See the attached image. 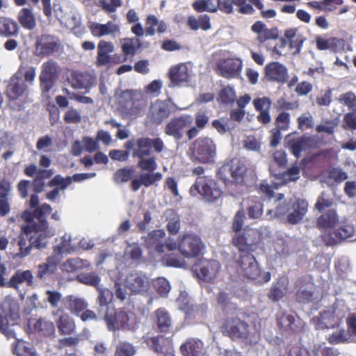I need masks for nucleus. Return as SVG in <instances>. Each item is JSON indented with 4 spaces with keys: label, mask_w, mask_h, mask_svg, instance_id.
<instances>
[{
    "label": "nucleus",
    "mask_w": 356,
    "mask_h": 356,
    "mask_svg": "<svg viewBox=\"0 0 356 356\" xmlns=\"http://www.w3.org/2000/svg\"><path fill=\"white\" fill-rule=\"evenodd\" d=\"M51 211L49 204L43 203L32 211L25 210L22 213L21 218L27 225L21 227L19 236V254L21 257L27 256L33 247L40 249L46 246L44 239L50 236L47 234L49 223L44 216L51 213Z\"/></svg>",
    "instance_id": "1"
},
{
    "label": "nucleus",
    "mask_w": 356,
    "mask_h": 356,
    "mask_svg": "<svg viewBox=\"0 0 356 356\" xmlns=\"http://www.w3.org/2000/svg\"><path fill=\"white\" fill-rule=\"evenodd\" d=\"M124 147L132 150V157L138 159V167L143 171L154 172L158 167L156 157L151 156L152 148L157 153H161L165 148L163 140L160 138H150L142 137L127 140Z\"/></svg>",
    "instance_id": "2"
},
{
    "label": "nucleus",
    "mask_w": 356,
    "mask_h": 356,
    "mask_svg": "<svg viewBox=\"0 0 356 356\" xmlns=\"http://www.w3.org/2000/svg\"><path fill=\"white\" fill-rule=\"evenodd\" d=\"M34 67L21 65L10 77L5 95L10 102L22 101L29 95V85H32L35 78Z\"/></svg>",
    "instance_id": "3"
},
{
    "label": "nucleus",
    "mask_w": 356,
    "mask_h": 356,
    "mask_svg": "<svg viewBox=\"0 0 356 356\" xmlns=\"http://www.w3.org/2000/svg\"><path fill=\"white\" fill-rule=\"evenodd\" d=\"M19 318V306L16 300L6 298L0 302V332L7 338L17 339Z\"/></svg>",
    "instance_id": "4"
},
{
    "label": "nucleus",
    "mask_w": 356,
    "mask_h": 356,
    "mask_svg": "<svg viewBox=\"0 0 356 356\" xmlns=\"http://www.w3.org/2000/svg\"><path fill=\"white\" fill-rule=\"evenodd\" d=\"M237 271L244 277L252 280L256 283L264 284L270 281V273L261 272L252 252L242 253L237 260Z\"/></svg>",
    "instance_id": "5"
},
{
    "label": "nucleus",
    "mask_w": 356,
    "mask_h": 356,
    "mask_svg": "<svg viewBox=\"0 0 356 356\" xmlns=\"http://www.w3.org/2000/svg\"><path fill=\"white\" fill-rule=\"evenodd\" d=\"M191 196L200 195L207 202H214L219 199L222 191L217 181L209 176L198 177L190 188Z\"/></svg>",
    "instance_id": "6"
},
{
    "label": "nucleus",
    "mask_w": 356,
    "mask_h": 356,
    "mask_svg": "<svg viewBox=\"0 0 356 356\" xmlns=\"http://www.w3.org/2000/svg\"><path fill=\"white\" fill-rule=\"evenodd\" d=\"M118 106L125 116L137 118L143 108V94L136 90H125L118 97Z\"/></svg>",
    "instance_id": "7"
},
{
    "label": "nucleus",
    "mask_w": 356,
    "mask_h": 356,
    "mask_svg": "<svg viewBox=\"0 0 356 356\" xmlns=\"http://www.w3.org/2000/svg\"><path fill=\"white\" fill-rule=\"evenodd\" d=\"M286 163V153L282 150H277L273 154V161L269 165L270 174L277 180H280L282 184L295 181L299 179L300 168L297 165L292 166L286 171L277 170V167L284 168Z\"/></svg>",
    "instance_id": "8"
},
{
    "label": "nucleus",
    "mask_w": 356,
    "mask_h": 356,
    "mask_svg": "<svg viewBox=\"0 0 356 356\" xmlns=\"http://www.w3.org/2000/svg\"><path fill=\"white\" fill-rule=\"evenodd\" d=\"M191 159L193 162L203 164L213 163L216 155V145L207 136H201L196 139L191 147Z\"/></svg>",
    "instance_id": "9"
},
{
    "label": "nucleus",
    "mask_w": 356,
    "mask_h": 356,
    "mask_svg": "<svg viewBox=\"0 0 356 356\" xmlns=\"http://www.w3.org/2000/svg\"><path fill=\"white\" fill-rule=\"evenodd\" d=\"M247 166L240 158H233L225 163L219 170V177L225 183L232 181L236 184L244 182L247 173Z\"/></svg>",
    "instance_id": "10"
},
{
    "label": "nucleus",
    "mask_w": 356,
    "mask_h": 356,
    "mask_svg": "<svg viewBox=\"0 0 356 356\" xmlns=\"http://www.w3.org/2000/svg\"><path fill=\"white\" fill-rule=\"evenodd\" d=\"M259 242V233L252 229H244L242 232H235L232 239V245L241 254L254 252Z\"/></svg>",
    "instance_id": "11"
},
{
    "label": "nucleus",
    "mask_w": 356,
    "mask_h": 356,
    "mask_svg": "<svg viewBox=\"0 0 356 356\" xmlns=\"http://www.w3.org/2000/svg\"><path fill=\"white\" fill-rule=\"evenodd\" d=\"M355 233L353 225L347 222H340L338 225L326 232H322L321 239L326 246H334L347 238L353 237Z\"/></svg>",
    "instance_id": "12"
},
{
    "label": "nucleus",
    "mask_w": 356,
    "mask_h": 356,
    "mask_svg": "<svg viewBox=\"0 0 356 356\" xmlns=\"http://www.w3.org/2000/svg\"><path fill=\"white\" fill-rule=\"evenodd\" d=\"M204 247L201 238L194 234H184L179 236V252L186 258L198 257Z\"/></svg>",
    "instance_id": "13"
},
{
    "label": "nucleus",
    "mask_w": 356,
    "mask_h": 356,
    "mask_svg": "<svg viewBox=\"0 0 356 356\" xmlns=\"http://www.w3.org/2000/svg\"><path fill=\"white\" fill-rule=\"evenodd\" d=\"M58 73L59 67L55 61L49 60L42 64L39 81L43 95H48L54 86L58 77Z\"/></svg>",
    "instance_id": "14"
},
{
    "label": "nucleus",
    "mask_w": 356,
    "mask_h": 356,
    "mask_svg": "<svg viewBox=\"0 0 356 356\" xmlns=\"http://www.w3.org/2000/svg\"><path fill=\"white\" fill-rule=\"evenodd\" d=\"M114 51V45L111 42L100 40L97 44V56L95 65L97 67L113 65L126 60L120 54H111Z\"/></svg>",
    "instance_id": "15"
},
{
    "label": "nucleus",
    "mask_w": 356,
    "mask_h": 356,
    "mask_svg": "<svg viewBox=\"0 0 356 356\" xmlns=\"http://www.w3.org/2000/svg\"><path fill=\"white\" fill-rule=\"evenodd\" d=\"M243 61L239 58L232 57L219 60L216 63V72L227 79L241 77Z\"/></svg>",
    "instance_id": "16"
},
{
    "label": "nucleus",
    "mask_w": 356,
    "mask_h": 356,
    "mask_svg": "<svg viewBox=\"0 0 356 356\" xmlns=\"http://www.w3.org/2000/svg\"><path fill=\"white\" fill-rule=\"evenodd\" d=\"M193 123L191 115L185 114L172 118L165 125L164 133L176 140H180L188 127Z\"/></svg>",
    "instance_id": "17"
},
{
    "label": "nucleus",
    "mask_w": 356,
    "mask_h": 356,
    "mask_svg": "<svg viewBox=\"0 0 356 356\" xmlns=\"http://www.w3.org/2000/svg\"><path fill=\"white\" fill-rule=\"evenodd\" d=\"M110 321L115 325V328L122 330H131L136 329L138 325V319L136 314L130 310H122L118 312L115 317H112V314H109Z\"/></svg>",
    "instance_id": "18"
},
{
    "label": "nucleus",
    "mask_w": 356,
    "mask_h": 356,
    "mask_svg": "<svg viewBox=\"0 0 356 356\" xmlns=\"http://www.w3.org/2000/svg\"><path fill=\"white\" fill-rule=\"evenodd\" d=\"M53 316H58L56 323L60 335H71L76 332V323L74 320L62 309L53 311Z\"/></svg>",
    "instance_id": "19"
},
{
    "label": "nucleus",
    "mask_w": 356,
    "mask_h": 356,
    "mask_svg": "<svg viewBox=\"0 0 356 356\" xmlns=\"http://www.w3.org/2000/svg\"><path fill=\"white\" fill-rule=\"evenodd\" d=\"M39 56H48L58 51L60 44L56 38L50 35H42L35 43Z\"/></svg>",
    "instance_id": "20"
},
{
    "label": "nucleus",
    "mask_w": 356,
    "mask_h": 356,
    "mask_svg": "<svg viewBox=\"0 0 356 356\" xmlns=\"http://www.w3.org/2000/svg\"><path fill=\"white\" fill-rule=\"evenodd\" d=\"M251 31L257 34V41L260 44L267 40H277L279 37V31L277 27L268 29L261 21L255 22L251 26Z\"/></svg>",
    "instance_id": "21"
},
{
    "label": "nucleus",
    "mask_w": 356,
    "mask_h": 356,
    "mask_svg": "<svg viewBox=\"0 0 356 356\" xmlns=\"http://www.w3.org/2000/svg\"><path fill=\"white\" fill-rule=\"evenodd\" d=\"M67 81L74 89H90L95 85V77L88 72L73 71Z\"/></svg>",
    "instance_id": "22"
},
{
    "label": "nucleus",
    "mask_w": 356,
    "mask_h": 356,
    "mask_svg": "<svg viewBox=\"0 0 356 356\" xmlns=\"http://www.w3.org/2000/svg\"><path fill=\"white\" fill-rule=\"evenodd\" d=\"M264 74L267 80L277 83H284L288 76L286 67L278 62L267 64L264 68Z\"/></svg>",
    "instance_id": "23"
},
{
    "label": "nucleus",
    "mask_w": 356,
    "mask_h": 356,
    "mask_svg": "<svg viewBox=\"0 0 356 356\" xmlns=\"http://www.w3.org/2000/svg\"><path fill=\"white\" fill-rule=\"evenodd\" d=\"M241 206L250 219H259L263 215L264 204L258 197H246L243 200Z\"/></svg>",
    "instance_id": "24"
},
{
    "label": "nucleus",
    "mask_w": 356,
    "mask_h": 356,
    "mask_svg": "<svg viewBox=\"0 0 356 356\" xmlns=\"http://www.w3.org/2000/svg\"><path fill=\"white\" fill-rule=\"evenodd\" d=\"M339 222V217L336 209H329L322 213L316 220V227L318 229L326 232L333 230Z\"/></svg>",
    "instance_id": "25"
},
{
    "label": "nucleus",
    "mask_w": 356,
    "mask_h": 356,
    "mask_svg": "<svg viewBox=\"0 0 356 356\" xmlns=\"http://www.w3.org/2000/svg\"><path fill=\"white\" fill-rule=\"evenodd\" d=\"M209 111L207 109H200L195 114V126L190 127L186 131V136L189 140L195 138L200 130L204 129L209 122Z\"/></svg>",
    "instance_id": "26"
},
{
    "label": "nucleus",
    "mask_w": 356,
    "mask_h": 356,
    "mask_svg": "<svg viewBox=\"0 0 356 356\" xmlns=\"http://www.w3.org/2000/svg\"><path fill=\"white\" fill-rule=\"evenodd\" d=\"M188 68L185 64H179L170 68L169 78L173 86H179L187 83L190 81Z\"/></svg>",
    "instance_id": "27"
},
{
    "label": "nucleus",
    "mask_w": 356,
    "mask_h": 356,
    "mask_svg": "<svg viewBox=\"0 0 356 356\" xmlns=\"http://www.w3.org/2000/svg\"><path fill=\"white\" fill-rule=\"evenodd\" d=\"M88 27L92 35L97 38L108 35H115L117 33H120L119 26L111 21L104 24L92 22Z\"/></svg>",
    "instance_id": "28"
},
{
    "label": "nucleus",
    "mask_w": 356,
    "mask_h": 356,
    "mask_svg": "<svg viewBox=\"0 0 356 356\" xmlns=\"http://www.w3.org/2000/svg\"><path fill=\"white\" fill-rule=\"evenodd\" d=\"M170 115V108L168 104L159 102L154 105L150 111L148 118L149 122L156 125L161 124Z\"/></svg>",
    "instance_id": "29"
},
{
    "label": "nucleus",
    "mask_w": 356,
    "mask_h": 356,
    "mask_svg": "<svg viewBox=\"0 0 356 356\" xmlns=\"http://www.w3.org/2000/svg\"><path fill=\"white\" fill-rule=\"evenodd\" d=\"M227 332L232 339L247 338L249 334V325L239 318H234L227 322Z\"/></svg>",
    "instance_id": "30"
},
{
    "label": "nucleus",
    "mask_w": 356,
    "mask_h": 356,
    "mask_svg": "<svg viewBox=\"0 0 356 356\" xmlns=\"http://www.w3.org/2000/svg\"><path fill=\"white\" fill-rule=\"evenodd\" d=\"M339 322L340 317L334 314L332 309H330L319 314L316 327L318 329L334 328L335 326H338Z\"/></svg>",
    "instance_id": "31"
},
{
    "label": "nucleus",
    "mask_w": 356,
    "mask_h": 356,
    "mask_svg": "<svg viewBox=\"0 0 356 356\" xmlns=\"http://www.w3.org/2000/svg\"><path fill=\"white\" fill-rule=\"evenodd\" d=\"M183 356H203L204 349L203 343L197 339H191L180 347Z\"/></svg>",
    "instance_id": "32"
},
{
    "label": "nucleus",
    "mask_w": 356,
    "mask_h": 356,
    "mask_svg": "<svg viewBox=\"0 0 356 356\" xmlns=\"http://www.w3.org/2000/svg\"><path fill=\"white\" fill-rule=\"evenodd\" d=\"M33 277L32 273L29 270H17L15 274L11 277L9 282L7 283V286L10 288H18L19 284H26L27 286L33 285Z\"/></svg>",
    "instance_id": "33"
},
{
    "label": "nucleus",
    "mask_w": 356,
    "mask_h": 356,
    "mask_svg": "<svg viewBox=\"0 0 356 356\" xmlns=\"http://www.w3.org/2000/svg\"><path fill=\"white\" fill-rule=\"evenodd\" d=\"M165 234L163 230H154L149 232L145 240L148 248H152L158 253L164 252L165 245L161 240L165 237Z\"/></svg>",
    "instance_id": "34"
},
{
    "label": "nucleus",
    "mask_w": 356,
    "mask_h": 356,
    "mask_svg": "<svg viewBox=\"0 0 356 356\" xmlns=\"http://www.w3.org/2000/svg\"><path fill=\"white\" fill-rule=\"evenodd\" d=\"M168 26L164 21L159 22L158 18L154 15H148L145 21V34L152 36L156 32L163 33L166 31Z\"/></svg>",
    "instance_id": "35"
},
{
    "label": "nucleus",
    "mask_w": 356,
    "mask_h": 356,
    "mask_svg": "<svg viewBox=\"0 0 356 356\" xmlns=\"http://www.w3.org/2000/svg\"><path fill=\"white\" fill-rule=\"evenodd\" d=\"M124 286L127 289H144L149 286V280L145 275L131 273L127 276Z\"/></svg>",
    "instance_id": "36"
},
{
    "label": "nucleus",
    "mask_w": 356,
    "mask_h": 356,
    "mask_svg": "<svg viewBox=\"0 0 356 356\" xmlns=\"http://www.w3.org/2000/svg\"><path fill=\"white\" fill-rule=\"evenodd\" d=\"M187 25L193 31H208L211 28V18L207 14L200 15L197 17L191 15L187 18Z\"/></svg>",
    "instance_id": "37"
},
{
    "label": "nucleus",
    "mask_w": 356,
    "mask_h": 356,
    "mask_svg": "<svg viewBox=\"0 0 356 356\" xmlns=\"http://www.w3.org/2000/svg\"><path fill=\"white\" fill-rule=\"evenodd\" d=\"M34 330L41 335L49 339L56 337V327L54 323L49 320L40 318L33 325Z\"/></svg>",
    "instance_id": "38"
},
{
    "label": "nucleus",
    "mask_w": 356,
    "mask_h": 356,
    "mask_svg": "<svg viewBox=\"0 0 356 356\" xmlns=\"http://www.w3.org/2000/svg\"><path fill=\"white\" fill-rule=\"evenodd\" d=\"M284 38L289 42V47L291 49H295V54H299L305 38L301 34L298 33V29H286L284 31Z\"/></svg>",
    "instance_id": "39"
},
{
    "label": "nucleus",
    "mask_w": 356,
    "mask_h": 356,
    "mask_svg": "<svg viewBox=\"0 0 356 356\" xmlns=\"http://www.w3.org/2000/svg\"><path fill=\"white\" fill-rule=\"evenodd\" d=\"M293 211L287 216V221L291 225L298 223L307 211V204L304 200H297L292 205Z\"/></svg>",
    "instance_id": "40"
},
{
    "label": "nucleus",
    "mask_w": 356,
    "mask_h": 356,
    "mask_svg": "<svg viewBox=\"0 0 356 356\" xmlns=\"http://www.w3.org/2000/svg\"><path fill=\"white\" fill-rule=\"evenodd\" d=\"M311 143L312 139L310 137L301 136L296 139L289 140L288 145L291 153L296 158H299L302 151H305L311 147Z\"/></svg>",
    "instance_id": "41"
},
{
    "label": "nucleus",
    "mask_w": 356,
    "mask_h": 356,
    "mask_svg": "<svg viewBox=\"0 0 356 356\" xmlns=\"http://www.w3.org/2000/svg\"><path fill=\"white\" fill-rule=\"evenodd\" d=\"M17 22L8 17H0V35L4 37L15 36L18 34Z\"/></svg>",
    "instance_id": "42"
},
{
    "label": "nucleus",
    "mask_w": 356,
    "mask_h": 356,
    "mask_svg": "<svg viewBox=\"0 0 356 356\" xmlns=\"http://www.w3.org/2000/svg\"><path fill=\"white\" fill-rule=\"evenodd\" d=\"M17 19L25 29L33 30L36 26L35 17L30 8H22L18 13Z\"/></svg>",
    "instance_id": "43"
},
{
    "label": "nucleus",
    "mask_w": 356,
    "mask_h": 356,
    "mask_svg": "<svg viewBox=\"0 0 356 356\" xmlns=\"http://www.w3.org/2000/svg\"><path fill=\"white\" fill-rule=\"evenodd\" d=\"M58 263V261L55 256L49 257L46 263L38 266L36 277L39 279H43L51 275L55 271Z\"/></svg>",
    "instance_id": "44"
},
{
    "label": "nucleus",
    "mask_w": 356,
    "mask_h": 356,
    "mask_svg": "<svg viewBox=\"0 0 356 356\" xmlns=\"http://www.w3.org/2000/svg\"><path fill=\"white\" fill-rule=\"evenodd\" d=\"M80 318L84 322L104 318L106 321L109 330H113L115 328V325L110 321L109 314L102 312L99 309L97 314L92 310L86 309L81 314Z\"/></svg>",
    "instance_id": "45"
},
{
    "label": "nucleus",
    "mask_w": 356,
    "mask_h": 356,
    "mask_svg": "<svg viewBox=\"0 0 356 356\" xmlns=\"http://www.w3.org/2000/svg\"><path fill=\"white\" fill-rule=\"evenodd\" d=\"M197 13H216L219 7L217 0H196L192 4Z\"/></svg>",
    "instance_id": "46"
},
{
    "label": "nucleus",
    "mask_w": 356,
    "mask_h": 356,
    "mask_svg": "<svg viewBox=\"0 0 356 356\" xmlns=\"http://www.w3.org/2000/svg\"><path fill=\"white\" fill-rule=\"evenodd\" d=\"M339 124L338 117L332 119L323 118L321 123L316 127V131L318 133H325L328 135H333L337 127Z\"/></svg>",
    "instance_id": "47"
},
{
    "label": "nucleus",
    "mask_w": 356,
    "mask_h": 356,
    "mask_svg": "<svg viewBox=\"0 0 356 356\" xmlns=\"http://www.w3.org/2000/svg\"><path fill=\"white\" fill-rule=\"evenodd\" d=\"M13 352L17 356H38L33 346L22 341L13 345Z\"/></svg>",
    "instance_id": "48"
},
{
    "label": "nucleus",
    "mask_w": 356,
    "mask_h": 356,
    "mask_svg": "<svg viewBox=\"0 0 356 356\" xmlns=\"http://www.w3.org/2000/svg\"><path fill=\"white\" fill-rule=\"evenodd\" d=\"M112 291H100L99 296V309L106 314H109V311L113 307L111 305L113 299Z\"/></svg>",
    "instance_id": "49"
},
{
    "label": "nucleus",
    "mask_w": 356,
    "mask_h": 356,
    "mask_svg": "<svg viewBox=\"0 0 356 356\" xmlns=\"http://www.w3.org/2000/svg\"><path fill=\"white\" fill-rule=\"evenodd\" d=\"M76 280L89 286L95 287L97 289L101 281L100 277L96 273H84L76 276Z\"/></svg>",
    "instance_id": "50"
},
{
    "label": "nucleus",
    "mask_w": 356,
    "mask_h": 356,
    "mask_svg": "<svg viewBox=\"0 0 356 356\" xmlns=\"http://www.w3.org/2000/svg\"><path fill=\"white\" fill-rule=\"evenodd\" d=\"M157 325L161 332H168L171 326L169 314L164 309H159L156 312Z\"/></svg>",
    "instance_id": "51"
},
{
    "label": "nucleus",
    "mask_w": 356,
    "mask_h": 356,
    "mask_svg": "<svg viewBox=\"0 0 356 356\" xmlns=\"http://www.w3.org/2000/svg\"><path fill=\"white\" fill-rule=\"evenodd\" d=\"M236 97V92L231 86L223 87L218 93V100L225 104L234 103Z\"/></svg>",
    "instance_id": "52"
},
{
    "label": "nucleus",
    "mask_w": 356,
    "mask_h": 356,
    "mask_svg": "<svg viewBox=\"0 0 356 356\" xmlns=\"http://www.w3.org/2000/svg\"><path fill=\"white\" fill-rule=\"evenodd\" d=\"M140 47V40L138 38H126L122 44V51L125 56H134Z\"/></svg>",
    "instance_id": "53"
},
{
    "label": "nucleus",
    "mask_w": 356,
    "mask_h": 356,
    "mask_svg": "<svg viewBox=\"0 0 356 356\" xmlns=\"http://www.w3.org/2000/svg\"><path fill=\"white\" fill-rule=\"evenodd\" d=\"M67 306L72 313L77 314L86 309L88 307V304L81 298L70 296L68 297Z\"/></svg>",
    "instance_id": "54"
},
{
    "label": "nucleus",
    "mask_w": 356,
    "mask_h": 356,
    "mask_svg": "<svg viewBox=\"0 0 356 356\" xmlns=\"http://www.w3.org/2000/svg\"><path fill=\"white\" fill-rule=\"evenodd\" d=\"M134 170L131 167H124L118 170L113 175V180L117 184L127 182L131 179Z\"/></svg>",
    "instance_id": "55"
},
{
    "label": "nucleus",
    "mask_w": 356,
    "mask_h": 356,
    "mask_svg": "<svg viewBox=\"0 0 356 356\" xmlns=\"http://www.w3.org/2000/svg\"><path fill=\"white\" fill-rule=\"evenodd\" d=\"M165 342V339L163 337H155L147 339V345L149 347L159 355L169 350L164 346Z\"/></svg>",
    "instance_id": "56"
},
{
    "label": "nucleus",
    "mask_w": 356,
    "mask_h": 356,
    "mask_svg": "<svg viewBox=\"0 0 356 356\" xmlns=\"http://www.w3.org/2000/svg\"><path fill=\"white\" fill-rule=\"evenodd\" d=\"M161 261L167 266L175 268H181L185 265L184 260L180 258L177 254L173 253L165 254L162 257Z\"/></svg>",
    "instance_id": "57"
},
{
    "label": "nucleus",
    "mask_w": 356,
    "mask_h": 356,
    "mask_svg": "<svg viewBox=\"0 0 356 356\" xmlns=\"http://www.w3.org/2000/svg\"><path fill=\"white\" fill-rule=\"evenodd\" d=\"M136 353V348L129 343H120L115 351V356H134Z\"/></svg>",
    "instance_id": "58"
},
{
    "label": "nucleus",
    "mask_w": 356,
    "mask_h": 356,
    "mask_svg": "<svg viewBox=\"0 0 356 356\" xmlns=\"http://www.w3.org/2000/svg\"><path fill=\"white\" fill-rule=\"evenodd\" d=\"M72 178L71 177L68 176L65 178H63L61 175H56L48 182V186H59V191L65 190L72 184Z\"/></svg>",
    "instance_id": "59"
},
{
    "label": "nucleus",
    "mask_w": 356,
    "mask_h": 356,
    "mask_svg": "<svg viewBox=\"0 0 356 356\" xmlns=\"http://www.w3.org/2000/svg\"><path fill=\"white\" fill-rule=\"evenodd\" d=\"M218 302L227 313H232L236 309V303L229 301V295L225 291L219 293Z\"/></svg>",
    "instance_id": "60"
},
{
    "label": "nucleus",
    "mask_w": 356,
    "mask_h": 356,
    "mask_svg": "<svg viewBox=\"0 0 356 356\" xmlns=\"http://www.w3.org/2000/svg\"><path fill=\"white\" fill-rule=\"evenodd\" d=\"M179 309L184 311L186 314H190L194 310V307L190 303L188 298V293L186 291H182L177 299Z\"/></svg>",
    "instance_id": "61"
},
{
    "label": "nucleus",
    "mask_w": 356,
    "mask_h": 356,
    "mask_svg": "<svg viewBox=\"0 0 356 356\" xmlns=\"http://www.w3.org/2000/svg\"><path fill=\"white\" fill-rule=\"evenodd\" d=\"M298 127L301 131L310 129L314 127L313 116L307 113L300 115L297 119Z\"/></svg>",
    "instance_id": "62"
},
{
    "label": "nucleus",
    "mask_w": 356,
    "mask_h": 356,
    "mask_svg": "<svg viewBox=\"0 0 356 356\" xmlns=\"http://www.w3.org/2000/svg\"><path fill=\"white\" fill-rule=\"evenodd\" d=\"M140 178H141L142 184L145 187H149L156 182L161 181L163 178V175L161 172H156L152 173H142L140 175Z\"/></svg>",
    "instance_id": "63"
},
{
    "label": "nucleus",
    "mask_w": 356,
    "mask_h": 356,
    "mask_svg": "<svg viewBox=\"0 0 356 356\" xmlns=\"http://www.w3.org/2000/svg\"><path fill=\"white\" fill-rule=\"evenodd\" d=\"M290 121V114L283 111L279 113L275 118V127L284 131H287L289 129Z\"/></svg>",
    "instance_id": "64"
}]
</instances>
